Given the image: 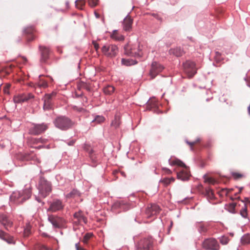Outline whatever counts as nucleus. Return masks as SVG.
<instances>
[{
    "mask_svg": "<svg viewBox=\"0 0 250 250\" xmlns=\"http://www.w3.org/2000/svg\"><path fill=\"white\" fill-rule=\"evenodd\" d=\"M231 175L235 180H238L239 179L244 177V175L237 172H232Z\"/></svg>",
    "mask_w": 250,
    "mask_h": 250,
    "instance_id": "38",
    "label": "nucleus"
},
{
    "mask_svg": "<svg viewBox=\"0 0 250 250\" xmlns=\"http://www.w3.org/2000/svg\"><path fill=\"white\" fill-rule=\"evenodd\" d=\"M41 250H49V249L45 246H42L41 248Z\"/></svg>",
    "mask_w": 250,
    "mask_h": 250,
    "instance_id": "57",
    "label": "nucleus"
},
{
    "mask_svg": "<svg viewBox=\"0 0 250 250\" xmlns=\"http://www.w3.org/2000/svg\"><path fill=\"white\" fill-rule=\"evenodd\" d=\"M48 127V125L44 123L35 124L33 125V126L29 129V133L32 135H38L44 132Z\"/></svg>",
    "mask_w": 250,
    "mask_h": 250,
    "instance_id": "9",
    "label": "nucleus"
},
{
    "mask_svg": "<svg viewBox=\"0 0 250 250\" xmlns=\"http://www.w3.org/2000/svg\"><path fill=\"white\" fill-rule=\"evenodd\" d=\"M85 3V1L84 0H77L75 2L76 7L81 10L83 9Z\"/></svg>",
    "mask_w": 250,
    "mask_h": 250,
    "instance_id": "35",
    "label": "nucleus"
},
{
    "mask_svg": "<svg viewBox=\"0 0 250 250\" xmlns=\"http://www.w3.org/2000/svg\"><path fill=\"white\" fill-rule=\"evenodd\" d=\"M47 85H48V84H47V82L45 81H41L39 83V86L40 87L45 88V87H47Z\"/></svg>",
    "mask_w": 250,
    "mask_h": 250,
    "instance_id": "49",
    "label": "nucleus"
},
{
    "mask_svg": "<svg viewBox=\"0 0 250 250\" xmlns=\"http://www.w3.org/2000/svg\"><path fill=\"white\" fill-rule=\"evenodd\" d=\"M38 189L39 194L43 197H46L52 190L51 184L46 180L44 178L40 179Z\"/></svg>",
    "mask_w": 250,
    "mask_h": 250,
    "instance_id": "2",
    "label": "nucleus"
},
{
    "mask_svg": "<svg viewBox=\"0 0 250 250\" xmlns=\"http://www.w3.org/2000/svg\"><path fill=\"white\" fill-rule=\"evenodd\" d=\"M34 98V96L30 93L19 94L15 96L14 101L15 103L26 102Z\"/></svg>",
    "mask_w": 250,
    "mask_h": 250,
    "instance_id": "15",
    "label": "nucleus"
},
{
    "mask_svg": "<svg viewBox=\"0 0 250 250\" xmlns=\"http://www.w3.org/2000/svg\"><path fill=\"white\" fill-rule=\"evenodd\" d=\"M237 204L236 203H231L226 206V209L230 212L234 213H235V208Z\"/></svg>",
    "mask_w": 250,
    "mask_h": 250,
    "instance_id": "30",
    "label": "nucleus"
},
{
    "mask_svg": "<svg viewBox=\"0 0 250 250\" xmlns=\"http://www.w3.org/2000/svg\"><path fill=\"white\" fill-rule=\"evenodd\" d=\"M74 218L76 220L75 221L76 223L81 224L83 222L86 224L87 223V218L84 216L82 211L75 212L74 214Z\"/></svg>",
    "mask_w": 250,
    "mask_h": 250,
    "instance_id": "20",
    "label": "nucleus"
},
{
    "mask_svg": "<svg viewBox=\"0 0 250 250\" xmlns=\"http://www.w3.org/2000/svg\"><path fill=\"white\" fill-rule=\"evenodd\" d=\"M39 49L41 54V61L42 62H45L49 58V49L44 46H40Z\"/></svg>",
    "mask_w": 250,
    "mask_h": 250,
    "instance_id": "18",
    "label": "nucleus"
},
{
    "mask_svg": "<svg viewBox=\"0 0 250 250\" xmlns=\"http://www.w3.org/2000/svg\"><path fill=\"white\" fill-rule=\"evenodd\" d=\"M30 196V189L29 188H26L21 191H16L13 192L10 196V200L11 201L17 204H21L28 199Z\"/></svg>",
    "mask_w": 250,
    "mask_h": 250,
    "instance_id": "1",
    "label": "nucleus"
},
{
    "mask_svg": "<svg viewBox=\"0 0 250 250\" xmlns=\"http://www.w3.org/2000/svg\"><path fill=\"white\" fill-rule=\"evenodd\" d=\"M55 124L56 127L62 130H66L71 127L74 123L68 118L62 116L56 119Z\"/></svg>",
    "mask_w": 250,
    "mask_h": 250,
    "instance_id": "3",
    "label": "nucleus"
},
{
    "mask_svg": "<svg viewBox=\"0 0 250 250\" xmlns=\"http://www.w3.org/2000/svg\"><path fill=\"white\" fill-rule=\"evenodd\" d=\"M0 223L7 230L13 226V222L4 214H0Z\"/></svg>",
    "mask_w": 250,
    "mask_h": 250,
    "instance_id": "19",
    "label": "nucleus"
},
{
    "mask_svg": "<svg viewBox=\"0 0 250 250\" xmlns=\"http://www.w3.org/2000/svg\"><path fill=\"white\" fill-rule=\"evenodd\" d=\"M175 181V178L173 177L171 178H164L160 181V183H162L165 187H167L171 183Z\"/></svg>",
    "mask_w": 250,
    "mask_h": 250,
    "instance_id": "25",
    "label": "nucleus"
},
{
    "mask_svg": "<svg viewBox=\"0 0 250 250\" xmlns=\"http://www.w3.org/2000/svg\"><path fill=\"white\" fill-rule=\"evenodd\" d=\"M98 0H88L89 5L91 7H95L98 4Z\"/></svg>",
    "mask_w": 250,
    "mask_h": 250,
    "instance_id": "46",
    "label": "nucleus"
},
{
    "mask_svg": "<svg viewBox=\"0 0 250 250\" xmlns=\"http://www.w3.org/2000/svg\"><path fill=\"white\" fill-rule=\"evenodd\" d=\"M34 28L32 26L27 27L24 29V33L28 36L27 37L28 41L30 42L34 39L33 34L34 32Z\"/></svg>",
    "mask_w": 250,
    "mask_h": 250,
    "instance_id": "23",
    "label": "nucleus"
},
{
    "mask_svg": "<svg viewBox=\"0 0 250 250\" xmlns=\"http://www.w3.org/2000/svg\"><path fill=\"white\" fill-rule=\"evenodd\" d=\"M243 187H241V188H239V191L238 193H236L235 194V199H239L240 198V197L239 196H238V195L241 193V192L242 191V189H243ZM231 199L232 200H233L234 199V198H232V197H231Z\"/></svg>",
    "mask_w": 250,
    "mask_h": 250,
    "instance_id": "50",
    "label": "nucleus"
},
{
    "mask_svg": "<svg viewBox=\"0 0 250 250\" xmlns=\"http://www.w3.org/2000/svg\"><path fill=\"white\" fill-rule=\"evenodd\" d=\"M133 20L128 16L125 18L123 22V29L125 31H129L132 28Z\"/></svg>",
    "mask_w": 250,
    "mask_h": 250,
    "instance_id": "21",
    "label": "nucleus"
},
{
    "mask_svg": "<svg viewBox=\"0 0 250 250\" xmlns=\"http://www.w3.org/2000/svg\"><path fill=\"white\" fill-rule=\"evenodd\" d=\"M102 53L109 58L115 57L118 53V48L114 44L104 45L102 47Z\"/></svg>",
    "mask_w": 250,
    "mask_h": 250,
    "instance_id": "6",
    "label": "nucleus"
},
{
    "mask_svg": "<svg viewBox=\"0 0 250 250\" xmlns=\"http://www.w3.org/2000/svg\"><path fill=\"white\" fill-rule=\"evenodd\" d=\"M169 53L170 54L174 55L176 57H181L185 54V52L183 49L180 47H177L173 49H170L169 51Z\"/></svg>",
    "mask_w": 250,
    "mask_h": 250,
    "instance_id": "22",
    "label": "nucleus"
},
{
    "mask_svg": "<svg viewBox=\"0 0 250 250\" xmlns=\"http://www.w3.org/2000/svg\"><path fill=\"white\" fill-rule=\"evenodd\" d=\"M229 238L228 237L223 236L220 238V242L222 245H226L229 243Z\"/></svg>",
    "mask_w": 250,
    "mask_h": 250,
    "instance_id": "44",
    "label": "nucleus"
},
{
    "mask_svg": "<svg viewBox=\"0 0 250 250\" xmlns=\"http://www.w3.org/2000/svg\"><path fill=\"white\" fill-rule=\"evenodd\" d=\"M31 226L29 224H27L24 229L23 235L24 237H27L30 234Z\"/></svg>",
    "mask_w": 250,
    "mask_h": 250,
    "instance_id": "40",
    "label": "nucleus"
},
{
    "mask_svg": "<svg viewBox=\"0 0 250 250\" xmlns=\"http://www.w3.org/2000/svg\"><path fill=\"white\" fill-rule=\"evenodd\" d=\"M221 56V54L218 52H216V55H215V58L216 59H219V57Z\"/></svg>",
    "mask_w": 250,
    "mask_h": 250,
    "instance_id": "58",
    "label": "nucleus"
},
{
    "mask_svg": "<svg viewBox=\"0 0 250 250\" xmlns=\"http://www.w3.org/2000/svg\"><path fill=\"white\" fill-rule=\"evenodd\" d=\"M160 207L156 204L148 205L146 210V214L147 218H150L156 215L160 212Z\"/></svg>",
    "mask_w": 250,
    "mask_h": 250,
    "instance_id": "14",
    "label": "nucleus"
},
{
    "mask_svg": "<svg viewBox=\"0 0 250 250\" xmlns=\"http://www.w3.org/2000/svg\"><path fill=\"white\" fill-rule=\"evenodd\" d=\"M92 233H87L83 237V242L84 244H87L90 238L92 236Z\"/></svg>",
    "mask_w": 250,
    "mask_h": 250,
    "instance_id": "42",
    "label": "nucleus"
},
{
    "mask_svg": "<svg viewBox=\"0 0 250 250\" xmlns=\"http://www.w3.org/2000/svg\"><path fill=\"white\" fill-rule=\"evenodd\" d=\"M3 240L6 241L9 244H15V240L14 237L13 236L9 235L8 234V236H6V237H5V238Z\"/></svg>",
    "mask_w": 250,
    "mask_h": 250,
    "instance_id": "37",
    "label": "nucleus"
},
{
    "mask_svg": "<svg viewBox=\"0 0 250 250\" xmlns=\"http://www.w3.org/2000/svg\"><path fill=\"white\" fill-rule=\"evenodd\" d=\"M205 196L207 197L208 200L209 201L215 199V195L213 190L210 187L206 188Z\"/></svg>",
    "mask_w": 250,
    "mask_h": 250,
    "instance_id": "24",
    "label": "nucleus"
},
{
    "mask_svg": "<svg viewBox=\"0 0 250 250\" xmlns=\"http://www.w3.org/2000/svg\"><path fill=\"white\" fill-rule=\"evenodd\" d=\"M74 143V141H71V142L69 143L68 145H70V146H71V145H73Z\"/></svg>",
    "mask_w": 250,
    "mask_h": 250,
    "instance_id": "60",
    "label": "nucleus"
},
{
    "mask_svg": "<svg viewBox=\"0 0 250 250\" xmlns=\"http://www.w3.org/2000/svg\"><path fill=\"white\" fill-rule=\"evenodd\" d=\"M200 231L201 232H206L207 230V228L204 226V225H201L200 227V229H199Z\"/></svg>",
    "mask_w": 250,
    "mask_h": 250,
    "instance_id": "51",
    "label": "nucleus"
},
{
    "mask_svg": "<svg viewBox=\"0 0 250 250\" xmlns=\"http://www.w3.org/2000/svg\"><path fill=\"white\" fill-rule=\"evenodd\" d=\"M241 241L242 245H247L250 244V234H245L241 238Z\"/></svg>",
    "mask_w": 250,
    "mask_h": 250,
    "instance_id": "31",
    "label": "nucleus"
},
{
    "mask_svg": "<svg viewBox=\"0 0 250 250\" xmlns=\"http://www.w3.org/2000/svg\"><path fill=\"white\" fill-rule=\"evenodd\" d=\"M65 7L62 9V10H67L69 8V2L68 1L65 2L64 3Z\"/></svg>",
    "mask_w": 250,
    "mask_h": 250,
    "instance_id": "54",
    "label": "nucleus"
},
{
    "mask_svg": "<svg viewBox=\"0 0 250 250\" xmlns=\"http://www.w3.org/2000/svg\"><path fill=\"white\" fill-rule=\"evenodd\" d=\"M80 195V192L76 189H73L66 195V198H75Z\"/></svg>",
    "mask_w": 250,
    "mask_h": 250,
    "instance_id": "32",
    "label": "nucleus"
},
{
    "mask_svg": "<svg viewBox=\"0 0 250 250\" xmlns=\"http://www.w3.org/2000/svg\"><path fill=\"white\" fill-rule=\"evenodd\" d=\"M64 208V205L62 201L59 199H54L49 203V207L47 211L51 212H55L62 210Z\"/></svg>",
    "mask_w": 250,
    "mask_h": 250,
    "instance_id": "8",
    "label": "nucleus"
},
{
    "mask_svg": "<svg viewBox=\"0 0 250 250\" xmlns=\"http://www.w3.org/2000/svg\"><path fill=\"white\" fill-rule=\"evenodd\" d=\"M170 165L171 166L177 165L183 167L184 168L187 167L183 162L178 159L170 162Z\"/></svg>",
    "mask_w": 250,
    "mask_h": 250,
    "instance_id": "33",
    "label": "nucleus"
},
{
    "mask_svg": "<svg viewBox=\"0 0 250 250\" xmlns=\"http://www.w3.org/2000/svg\"><path fill=\"white\" fill-rule=\"evenodd\" d=\"M92 43L94 45V47L96 51V52H98V50L99 48V44L95 41H93Z\"/></svg>",
    "mask_w": 250,
    "mask_h": 250,
    "instance_id": "53",
    "label": "nucleus"
},
{
    "mask_svg": "<svg viewBox=\"0 0 250 250\" xmlns=\"http://www.w3.org/2000/svg\"><path fill=\"white\" fill-rule=\"evenodd\" d=\"M190 176V171L188 167L183 168L177 173V179L182 181H186L188 180Z\"/></svg>",
    "mask_w": 250,
    "mask_h": 250,
    "instance_id": "17",
    "label": "nucleus"
},
{
    "mask_svg": "<svg viewBox=\"0 0 250 250\" xmlns=\"http://www.w3.org/2000/svg\"><path fill=\"white\" fill-rule=\"evenodd\" d=\"M111 37L113 39H114L116 41H123L124 40V37L119 34L117 30H114L113 31L112 34L111 35Z\"/></svg>",
    "mask_w": 250,
    "mask_h": 250,
    "instance_id": "27",
    "label": "nucleus"
},
{
    "mask_svg": "<svg viewBox=\"0 0 250 250\" xmlns=\"http://www.w3.org/2000/svg\"><path fill=\"white\" fill-rule=\"evenodd\" d=\"M42 147V146H39L38 147V148H41V147Z\"/></svg>",
    "mask_w": 250,
    "mask_h": 250,
    "instance_id": "62",
    "label": "nucleus"
},
{
    "mask_svg": "<svg viewBox=\"0 0 250 250\" xmlns=\"http://www.w3.org/2000/svg\"><path fill=\"white\" fill-rule=\"evenodd\" d=\"M241 204H238L239 206H242V208L240 210V215L244 218H247L248 217L247 208L248 206H250V201L248 198H245V200L241 201Z\"/></svg>",
    "mask_w": 250,
    "mask_h": 250,
    "instance_id": "16",
    "label": "nucleus"
},
{
    "mask_svg": "<svg viewBox=\"0 0 250 250\" xmlns=\"http://www.w3.org/2000/svg\"><path fill=\"white\" fill-rule=\"evenodd\" d=\"M75 248L76 249V250H87L86 249H84L81 247L80 246V244L78 243H76L75 244Z\"/></svg>",
    "mask_w": 250,
    "mask_h": 250,
    "instance_id": "52",
    "label": "nucleus"
},
{
    "mask_svg": "<svg viewBox=\"0 0 250 250\" xmlns=\"http://www.w3.org/2000/svg\"><path fill=\"white\" fill-rule=\"evenodd\" d=\"M24 159L25 160H32V159H33V156H30L29 155H26L25 156V157Z\"/></svg>",
    "mask_w": 250,
    "mask_h": 250,
    "instance_id": "56",
    "label": "nucleus"
},
{
    "mask_svg": "<svg viewBox=\"0 0 250 250\" xmlns=\"http://www.w3.org/2000/svg\"><path fill=\"white\" fill-rule=\"evenodd\" d=\"M89 157H90V159L91 160V161L93 163H96V161H97V158H96V157L95 156V154L94 153V151L92 149H91L89 151Z\"/></svg>",
    "mask_w": 250,
    "mask_h": 250,
    "instance_id": "43",
    "label": "nucleus"
},
{
    "mask_svg": "<svg viewBox=\"0 0 250 250\" xmlns=\"http://www.w3.org/2000/svg\"><path fill=\"white\" fill-rule=\"evenodd\" d=\"M46 142V139H43L42 138H38V139H35V140H34V143H36V144H38V143H45Z\"/></svg>",
    "mask_w": 250,
    "mask_h": 250,
    "instance_id": "47",
    "label": "nucleus"
},
{
    "mask_svg": "<svg viewBox=\"0 0 250 250\" xmlns=\"http://www.w3.org/2000/svg\"><path fill=\"white\" fill-rule=\"evenodd\" d=\"M105 120V118L102 116H97L94 120H93L92 122V124H94L93 125H95L96 123L101 124L103 123Z\"/></svg>",
    "mask_w": 250,
    "mask_h": 250,
    "instance_id": "34",
    "label": "nucleus"
},
{
    "mask_svg": "<svg viewBox=\"0 0 250 250\" xmlns=\"http://www.w3.org/2000/svg\"><path fill=\"white\" fill-rule=\"evenodd\" d=\"M248 84L250 87V78L249 79V80L248 81Z\"/></svg>",
    "mask_w": 250,
    "mask_h": 250,
    "instance_id": "61",
    "label": "nucleus"
},
{
    "mask_svg": "<svg viewBox=\"0 0 250 250\" xmlns=\"http://www.w3.org/2000/svg\"><path fill=\"white\" fill-rule=\"evenodd\" d=\"M125 54L127 56L141 57L142 53L139 51V49H136L133 46L129 44H126L125 47Z\"/></svg>",
    "mask_w": 250,
    "mask_h": 250,
    "instance_id": "10",
    "label": "nucleus"
},
{
    "mask_svg": "<svg viewBox=\"0 0 250 250\" xmlns=\"http://www.w3.org/2000/svg\"><path fill=\"white\" fill-rule=\"evenodd\" d=\"M204 180L205 182L213 185L217 183V181L214 179L206 175L204 176Z\"/></svg>",
    "mask_w": 250,
    "mask_h": 250,
    "instance_id": "36",
    "label": "nucleus"
},
{
    "mask_svg": "<svg viewBox=\"0 0 250 250\" xmlns=\"http://www.w3.org/2000/svg\"><path fill=\"white\" fill-rule=\"evenodd\" d=\"M155 105H156V104H155V103H154V104H153V106H155Z\"/></svg>",
    "mask_w": 250,
    "mask_h": 250,
    "instance_id": "63",
    "label": "nucleus"
},
{
    "mask_svg": "<svg viewBox=\"0 0 250 250\" xmlns=\"http://www.w3.org/2000/svg\"><path fill=\"white\" fill-rule=\"evenodd\" d=\"M232 190V189H228V188H222L220 191L218 192L219 194L223 196L224 195L226 196H228L229 192Z\"/></svg>",
    "mask_w": 250,
    "mask_h": 250,
    "instance_id": "39",
    "label": "nucleus"
},
{
    "mask_svg": "<svg viewBox=\"0 0 250 250\" xmlns=\"http://www.w3.org/2000/svg\"><path fill=\"white\" fill-rule=\"evenodd\" d=\"M122 63L126 66H130L137 63V62L132 59H122Z\"/></svg>",
    "mask_w": 250,
    "mask_h": 250,
    "instance_id": "28",
    "label": "nucleus"
},
{
    "mask_svg": "<svg viewBox=\"0 0 250 250\" xmlns=\"http://www.w3.org/2000/svg\"><path fill=\"white\" fill-rule=\"evenodd\" d=\"M183 66L184 71L188 78H192L197 73V68L193 62L187 61L183 63Z\"/></svg>",
    "mask_w": 250,
    "mask_h": 250,
    "instance_id": "4",
    "label": "nucleus"
},
{
    "mask_svg": "<svg viewBox=\"0 0 250 250\" xmlns=\"http://www.w3.org/2000/svg\"><path fill=\"white\" fill-rule=\"evenodd\" d=\"M11 87L10 83H6L3 87V92L5 94H8L9 93V89Z\"/></svg>",
    "mask_w": 250,
    "mask_h": 250,
    "instance_id": "45",
    "label": "nucleus"
},
{
    "mask_svg": "<svg viewBox=\"0 0 250 250\" xmlns=\"http://www.w3.org/2000/svg\"><path fill=\"white\" fill-rule=\"evenodd\" d=\"M48 220L55 228L62 227L64 223L63 219L55 215H48Z\"/></svg>",
    "mask_w": 250,
    "mask_h": 250,
    "instance_id": "12",
    "label": "nucleus"
},
{
    "mask_svg": "<svg viewBox=\"0 0 250 250\" xmlns=\"http://www.w3.org/2000/svg\"><path fill=\"white\" fill-rule=\"evenodd\" d=\"M202 247L206 250H219L220 246L217 240L213 238L205 239L202 243Z\"/></svg>",
    "mask_w": 250,
    "mask_h": 250,
    "instance_id": "7",
    "label": "nucleus"
},
{
    "mask_svg": "<svg viewBox=\"0 0 250 250\" xmlns=\"http://www.w3.org/2000/svg\"><path fill=\"white\" fill-rule=\"evenodd\" d=\"M199 142H200L199 139H197L193 142H189L187 140L186 141V143L190 146V149L192 150H193V146L194 145H195L196 144H198V143H199Z\"/></svg>",
    "mask_w": 250,
    "mask_h": 250,
    "instance_id": "41",
    "label": "nucleus"
},
{
    "mask_svg": "<svg viewBox=\"0 0 250 250\" xmlns=\"http://www.w3.org/2000/svg\"><path fill=\"white\" fill-rule=\"evenodd\" d=\"M163 170L167 174H171L172 173V171L168 168H163Z\"/></svg>",
    "mask_w": 250,
    "mask_h": 250,
    "instance_id": "55",
    "label": "nucleus"
},
{
    "mask_svg": "<svg viewBox=\"0 0 250 250\" xmlns=\"http://www.w3.org/2000/svg\"><path fill=\"white\" fill-rule=\"evenodd\" d=\"M153 241L151 237L141 239L136 245L137 250H152Z\"/></svg>",
    "mask_w": 250,
    "mask_h": 250,
    "instance_id": "5",
    "label": "nucleus"
},
{
    "mask_svg": "<svg viewBox=\"0 0 250 250\" xmlns=\"http://www.w3.org/2000/svg\"><path fill=\"white\" fill-rule=\"evenodd\" d=\"M163 69L164 67L161 64L156 62H153L149 72L151 78L154 79Z\"/></svg>",
    "mask_w": 250,
    "mask_h": 250,
    "instance_id": "13",
    "label": "nucleus"
},
{
    "mask_svg": "<svg viewBox=\"0 0 250 250\" xmlns=\"http://www.w3.org/2000/svg\"><path fill=\"white\" fill-rule=\"evenodd\" d=\"M10 68H8L5 70V73L7 75L9 74L10 73Z\"/></svg>",
    "mask_w": 250,
    "mask_h": 250,
    "instance_id": "59",
    "label": "nucleus"
},
{
    "mask_svg": "<svg viewBox=\"0 0 250 250\" xmlns=\"http://www.w3.org/2000/svg\"><path fill=\"white\" fill-rule=\"evenodd\" d=\"M56 92H52L50 94H46L44 95L43 100L44 101L43 109L44 110H49L52 107V101L53 99L55 97Z\"/></svg>",
    "mask_w": 250,
    "mask_h": 250,
    "instance_id": "11",
    "label": "nucleus"
},
{
    "mask_svg": "<svg viewBox=\"0 0 250 250\" xmlns=\"http://www.w3.org/2000/svg\"><path fill=\"white\" fill-rule=\"evenodd\" d=\"M115 90V88L112 85H107L103 89L104 93L106 95H111Z\"/></svg>",
    "mask_w": 250,
    "mask_h": 250,
    "instance_id": "29",
    "label": "nucleus"
},
{
    "mask_svg": "<svg viewBox=\"0 0 250 250\" xmlns=\"http://www.w3.org/2000/svg\"><path fill=\"white\" fill-rule=\"evenodd\" d=\"M6 236H8V233L0 229V238L4 240Z\"/></svg>",
    "mask_w": 250,
    "mask_h": 250,
    "instance_id": "48",
    "label": "nucleus"
},
{
    "mask_svg": "<svg viewBox=\"0 0 250 250\" xmlns=\"http://www.w3.org/2000/svg\"><path fill=\"white\" fill-rule=\"evenodd\" d=\"M121 124L120 117L118 115L115 116L114 119L111 123V126L114 128H117Z\"/></svg>",
    "mask_w": 250,
    "mask_h": 250,
    "instance_id": "26",
    "label": "nucleus"
},
{
    "mask_svg": "<svg viewBox=\"0 0 250 250\" xmlns=\"http://www.w3.org/2000/svg\"><path fill=\"white\" fill-rule=\"evenodd\" d=\"M36 160L38 161V163H40V161H39V160H38L37 158H36Z\"/></svg>",
    "mask_w": 250,
    "mask_h": 250,
    "instance_id": "64",
    "label": "nucleus"
}]
</instances>
